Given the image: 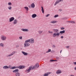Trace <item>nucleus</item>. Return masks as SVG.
<instances>
[{
	"mask_svg": "<svg viewBox=\"0 0 76 76\" xmlns=\"http://www.w3.org/2000/svg\"><path fill=\"white\" fill-rule=\"evenodd\" d=\"M37 68H38V67H39V64L38 63H37L35 65V66L33 67H32V66H30L29 69L28 70H26V72L27 71L29 73V72H30V71H31V70H34V69H35L36 68H37Z\"/></svg>",
	"mask_w": 76,
	"mask_h": 76,
	"instance_id": "obj_1",
	"label": "nucleus"
},
{
	"mask_svg": "<svg viewBox=\"0 0 76 76\" xmlns=\"http://www.w3.org/2000/svg\"><path fill=\"white\" fill-rule=\"evenodd\" d=\"M1 39L2 41H6V38H7V37H6V36L4 35L1 36Z\"/></svg>",
	"mask_w": 76,
	"mask_h": 76,
	"instance_id": "obj_2",
	"label": "nucleus"
},
{
	"mask_svg": "<svg viewBox=\"0 0 76 76\" xmlns=\"http://www.w3.org/2000/svg\"><path fill=\"white\" fill-rule=\"evenodd\" d=\"M61 1H63V0H57L54 4V6H56V5L58 3H59L61 2Z\"/></svg>",
	"mask_w": 76,
	"mask_h": 76,
	"instance_id": "obj_3",
	"label": "nucleus"
},
{
	"mask_svg": "<svg viewBox=\"0 0 76 76\" xmlns=\"http://www.w3.org/2000/svg\"><path fill=\"white\" fill-rule=\"evenodd\" d=\"M18 68L19 69H23L24 68H25V66L23 65H20V66H17Z\"/></svg>",
	"mask_w": 76,
	"mask_h": 76,
	"instance_id": "obj_4",
	"label": "nucleus"
},
{
	"mask_svg": "<svg viewBox=\"0 0 76 76\" xmlns=\"http://www.w3.org/2000/svg\"><path fill=\"white\" fill-rule=\"evenodd\" d=\"M16 53V52H13L12 53H11L9 55H8L7 56V57H11L12 56H13V54H15Z\"/></svg>",
	"mask_w": 76,
	"mask_h": 76,
	"instance_id": "obj_5",
	"label": "nucleus"
},
{
	"mask_svg": "<svg viewBox=\"0 0 76 76\" xmlns=\"http://www.w3.org/2000/svg\"><path fill=\"white\" fill-rule=\"evenodd\" d=\"M10 68V65H9V66H5L3 67V69H9Z\"/></svg>",
	"mask_w": 76,
	"mask_h": 76,
	"instance_id": "obj_6",
	"label": "nucleus"
},
{
	"mask_svg": "<svg viewBox=\"0 0 76 76\" xmlns=\"http://www.w3.org/2000/svg\"><path fill=\"white\" fill-rule=\"evenodd\" d=\"M30 45V44L28 43H26L24 44V47H29Z\"/></svg>",
	"mask_w": 76,
	"mask_h": 76,
	"instance_id": "obj_7",
	"label": "nucleus"
},
{
	"mask_svg": "<svg viewBox=\"0 0 76 76\" xmlns=\"http://www.w3.org/2000/svg\"><path fill=\"white\" fill-rule=\"evenodd\" d=\"M21 30L22 31H23V32H28V31H29V30L26 28H22Z\"/></svg>",
	"mask_w": 76,
	"mask_h": 76,
	"instance_id": "obj_8",
	"label": "nucleus"
},
{
	"mask_svg": "<svg viewBox=\"0 0 76 76\" xmlns=\"http://www.w3.org/2000/svg\"><path fill=\"white\" fill-rule=\"evenodd\" d=\"M30 43H34V39L31 38L30 39Z\"/></svg>",
	"mask_w": 76,
	"mask_h": 76,
	"instance_id": "obj_9",
	"label": "nucleus"
},
{
	"mask_svg": "<svg viewBox=\"0 0 76 76\" xmlns=\"http://www.w3.org/2000/svg\"><path fill=\"white\" fill-rule=\"evenodd\" d=\"M62 72L61 70L60 69L58 70L56 72V74H60Z\"/></svg>",
	"mask_w": 76,
	"mask_h": 76,
	"instance_id": "obj_10",
	"label": "nucleus"
},
{
	"mask_svg": "<svg viewBox=\"0 0 76 76\" xmlns=\"http://www.w3.org/2000/svg\"><path fill=\"white\" fill-rule=\"evenodd\" d=\"M14 20H15V18L13 17H12L10 18L9 21L10 22H12Z\"/></svg>",
	"mask_w": 76,
	"mask_h": 76,
	"instance_id": "obj_11",
	"label": "nucleus"
},
{
	"mask_svg": "<svg viewBox=\"0 0 76 76\" xmlns=\"http://www.w3.org/2000/svg\"><path fill=\"white\" fill-rule=\"evenodd\" d=\"M19 72V69H16L15 70L12 71V72L13 73H17Z\"/></svg>",
	"mask_w": 76,
	"mask_h": 76,
	"instance_id": "obj_12",
	"label": "nucleus"
},
{
	"mask_svg": "<svg viewBox=\"0 0 76 76\" xmlns=\"http://www.w3.org/2000/svg\"><path fill=\"white\" fill-rule=\"evenodd\" d=\"M37 16V14H34L31 15V17L32 18H36Z\"/></svg>",
	"mask_w": 76,
	"mask_h": 76,
	"instance_id": "obj_13",
	"label": "nucleus"
},
{
	"mask_svg": "<svg viewBox=\"0 0 76 76\" xmlns=\"http://www.w3.org/2000/svg\"><path fill=\"white\" fill-rule=\"evenodd\" d=\"M53 31L54 32V33H57L58 32V30L57 29H53Z\"/></svg>",
	"mask_w": 76,
	"mask_h": 76,
	"instance_id": "obj_14",
	"label": "nucleus"
},
{
	"mask_svg": "<svg viewBox=\"0 0 76 76\" xmlns=\"http://www.w3.org/2000/svg\"><path fill=\"white\" fill-rule=\"evenodd\" d=\"M21 52L22 53V54L24 55V56H27L28 54V53L22 51Z\"/></svg>",
	"mask_w": 76,
	"mask_h": 76,
	"instance_id": "obj_15",
	"label": "nucleus"
},
{
	"mask_svg": "<svg viewBox=\"0 0 76 76\" xmlns=\"http://www.w3.org/2000/svg\"><path fill=\"white\" fill-rule=\"evenodd\" d=\"M17 23H18V20L15 19L14 20L13 23L14 25H15V24H16Z\"/></svg>",
	"mask_w": 76,
	"mask_h": 76,
	"instance_id": "obj_16",
	"label": "nucleus"
},
{
	"mask_svg": "<svg viewBox=\"0 0 76 76\" xmlns=\"http://www.w3.org/2000/svg\"><path fill=\"white\" fill-rule=\"evenodd\" d=\"M65 33V30H63L62 31H61L59 32V34H64Z\"/></svg>",
	"mask_w": 76,
	"mask_h": 76,
	"instance_id": "obj_17",
	"label": "nucleus"
},
{
	"mask_svg": "<svg viewBox=\"0 0 76 76\" xmlns=\"http://www.w3.org/2000/svg\"><path fill=\"white\" fill-rule=\"evenodd\" d=\"M31 7L32 8H34L35 7V4L34 3H32L31 4Z\"/></svg>",
	"mask_w": 76,
	"mask_h": 76,
	"instance_id": "obj_18",
	"label": "nucleus"
},
{
	"mask_svg": "<svg viewBox=\"0 0 76 76\" xmlns=\"http://www.w3.org/2000/svg\"><path fill=\"white\" fill-rule=\"evenodd\" d=\"M4 45L3 43H1L0 44V47H3Z\"/></svg>",
	"mask_w": 76,
	"mask_h": 76,
	"instance_id": "obj_19",
	"label": "nucleus"
},
{
	"mask_svg": "<svg viewBox=\"0 0 76 76\" xmlns=\"http://www.w3.org/2000/svg\"><path fill=\"white\" fill-rule=\"evenodd\" d=\"M56 36H57L56 35V33H54L52 35L53 37H56Z\"/></svg>",
	"mask_w": 76,
	"mask_h": 76,
	"instance_id": "obj_20",
	"label": "nucleus"
},
{
	"mask_svg": "<svg viewBox=\"0 0 76 76\" xmlns=\"http://www.w3.org/2000/svg\"><path fill=\"white\" fill-rule=\"evenodd\" d=\"M18 68V66H13L10 68V69H14Z\"/></svg>",
	"mask_w": 76,
	"mask_h": 76,
	"instance_id": "obj_21",
	"label": "nucleus"
},
{
	"mask_svg": "<svg viewBox=\"0 0 76 76\" xmlns=\"http://www.w3.org/2000/svg\"><path fill=\"white\" fill-rule=\"evenodd\" d=\"M42 8V13H44V8H43V7H41Z\"/></svg>",
	"mask_w": 76,
	"mask_h": 76,
	"instance_id": "obj_22",
	"label": "nucleus"
},
{
	"mask_svg": "<svg viewBox=\"0 0 76 76\" xmlns=\"http://www.w3.org/2000/svg\"><path fill=\"white\" fill-rule=\"evenodd\" d=\"M15 75L16 76H20V73H19V72L16 73Z\"/></svg>",
	"mask_w": 76,
	"mask_h": 76,
	"instance_id": "obj_23",
	"label": "nucleus"
},
{
	"mask_svg": "<svg viewBox=\"0 0 76 76\" xmlns=\"http://www.w3.org/2000/svg\"><path fill=\"white\" fill-rule=\"evenodd\" d=\"M57 22V21H52L50 22V23H56Z\"/></svg>",
	"mask_w": 76,
	"mask_h": 76,
	"instance_id": "obj_24",
	"label": "nucleus"
},
{
	"mask_svg": "<svg viewBox=\"0 0 76 76\" xmlns=\"http://www.w3.org/2000/svg\"><path fill=\"white\" fill-rule=\"evenodd\" d=\"M25 9H26V10L27 11H28V10H29V8H28V7H24Z\"/></svg>",
	"mask_w": 76,
	"mask_h": 76,
	"instance_id": "obj_25",
	"label": "nucleus"
},
{
	"mask_svg": "<svg viewBox=\"0 0 76 76\" xmlns=\"http://www.w3.org/2000/svg\"><path fill=\"white\" fill-rule=\"evenodd\" d=\"M43 32V31H38V32L39 34H42V33Z\"/></svg>",
	"mask_w": 76,
	"mask_h": 76,
	"instance_id": "obj_26",
	"label": "nucleus"
},
{
	"mask_svg": "<svg viewBox=\"0 0 76 76\" xmlns=\"http://www.w3.org/2000/svg\"><path fill=\"white\" fill-rule=\"evenodd\" d=\"M25 42H30V39H29L28 40H26L25 41Z\"/></svg>",
	"mask_w": 76,
	"mask_h": 76,
	"instance_id": "obj_27",
	"label": "nucleus"
},
{
	"mask_svg": "<svg viewBox=\"0 0 76 76\" xmlns=\"http://www.w3.org/2000/svg\"><path fill=\"white\" fill-rule=\"evenodd\" d=\"M60 33H58V32L57 33H56V35L57 37H58V36H59V35H60Z\"/></svg>",
	"mask_w": 76,
	"mask_h": 76,
	"instance_id": "obj_28",
	"label": "nucleus"
},
{
	"mask_svg": "<svg viewBox=\"0 0 76 76\" xmlns=\"http://www.w3.org/2000/svg\"><path fill=\"white\" fill-rule=\"evenodd\" d=\"M51 51V49H49L46 52V53H50Z\"/></svg>",
	"mask_w": 76,
	"mask_h": 76,
	"instance_id": "obj_29",
	"label": "nucleus"
},
{
	"mask_svg": "<svg viewBox=\"0 0 76 76\" xmlns=\"http://www.w3.org/2000/svg\"><path fill=\"white\" fill-rule=\"evenodd\" d=\"M43 76H48L47 73H45L43 75Z\"/></svg>",
	"mask_w": 76,
	"mask_h": 76,
	"instance_id": "obj_30",
	"label": "nucleus"
},
{
	"mask_svg": "<svg viewBox=\"0 0 76 76\" xmlns=\"http://www.w3.org/2000/svg\"><path fill=\"white\" fill-rule=\"evenodd\" d=\"M12 7L10 6L9 7H8V9H9V10H11L12 9Z\"/></svg>",
	"mask_w": 76,
	"mask_h": 76,
	"instance_id": "obj_31",
	"label": "nucleus"
},
{
	"mask_svg": "<svg viewBox=\"0 0 76 76\" xmlns=\"http://www.w3.org/2000/svg\"><path fill=\"white\" fill-rule=\"evenodd\" d=\"M57 17H58V15H55L54 16V18H57Z\"/></svg>",
	"mask_w": 76,
	"mask_h": 76,
	"instance_id": "obj_32",
	"label": "nucleus"
},
{
	"mask_svg": "<svg viewBox=\"0 0 76 76\" xmlns=\"http://www.w3.org/2000/svg\"><path fill=\"white\" fill-rule=\"evenodd\" d=\"M62 20H66V19H67V18L65 17V18H62Z\"/></svg>",
	"mask_w": 76,
	"mask_h": 76,
	"instance_id": "obj_33",
	"label": "nucleus"
},
{
	"mask_svg": "<svg viewBox=\"0 0 76 76\" xmlns=\"http://www.w3.org/2000/svg\"><path fill=\"white\" fill-rule=\"evenodd\" d=\"M8 5H9V6H11L12 5V3L11 2L8 3Z\"/></svg>",
	"mask_w": 76,
	"mask_h": 76,
	"instance_id": "obj_34",
	"label": "nucleus"
},
{
	"mask_svg": "<svg viewBox=\"0 0 76 76\" xmlns=\"http://www.w3.org/2000/svg\"><path fill=\"white\" fill-rule=\"evenodd\" d=\"M70 23H73V24L75 23V21H71Z\"/></svg>",
	"mask_w": 76,
	"mask_h": 76,
	"instance_id": "obj_35",
	"label": "nucleus"
},
{
	"mask_svg": "<svg viewBox=\"0 0 76 76\" xmlns=\"http://www.w3.org/2000/svg\"><path fill=\"white\" fill-rule=\"evenodd\" d=\"M48 32L49 34H52L53 33V31H48Z\"/></svg>",
	"mask_w": 76,
	"mask_h": 76,
	"instance_id": "obj_36",
	"label": "nucleus"
},
{
	"mask_svg": "<svg viewBox=\"0 0 76 76\" xmlns=\"http://www.w3.org/2000/svg\"><path fill=\"white\" fill-rule=\"evenodd\" d=\"M61 30H64V27H61Z\"/></svg>",
	"mask_w": 76,
	"mask_h": 76,
	"instance_id": "obj_37",
	"label": "nucleus"
},
{
	"mask_svg": "<svg viewBox=\"0 0 76 76\" xmlns=\"http://www.w3.org/2000/svg\"><path fill=\"white\" fill-rule=\"evenodd\" d=\"M47 74H48V75H50V74H51V72H47Z\"/></svg>",
	"mask_w": 76,
	"mask_h": 76,
	"instance_id": "obj_38",
	"label": "nucleus"
},
{
	"mask_svg": "<svg viewBox=\"0 0 76 76\" xmlns=\"http://www.w3.org/2000/svg\"><path fill=\"white\" fill-rule=\"evenodd\" d=\"M54 61L53 59H51V60H50V62H52L53 61Z\"/></svg>",
	"mask_w": 76,
	"mask_h": 76,
	"instance_id": "obj_39",
	"label": "nucleus"
},
{
	"mask_svg": "<svg viewBox=\"0 0 76 76\" xmlns=\"http://www.w3.org/2000/svg\"><path fill=\"white\" fill-rule=\"evenodd\" d=\"M50 16V14H48L47 15H46L45 16H46V17H48V16Z\"/></svg>",
	"mask_w": 76,
	"mask_h": 76,
	"instance_id": "obj_40",
	"label": "nucleus"
},
{
	"mask_svg": "<svg viewBox=\"0 0 76 76\" xmlns=\"http://www.w3.org/2000/svg\"><path fill=\"white\" fill-rule=\"evenodd\" d=\"M56 58L57 60H59V59H60V58L58 57H56Z\"/></svg>",
	"mask_w": 76,
	"mask_h": 76,
	"instance_id": "obj_41",
	"label": "nucleus"
},
{
	"mask_svg": "<svg viewBox=\"0 0 76 76\" xmlns=\"http://www.w3.org/2000/svg\"><path fill=\"white\" fill-rule=\"evenodd\" d=\"M19 38L20 39H22V36H20L19 37Z\"/></svg>",
	"mask_w": 76,
	"mask_h": 76,
	"instance_id": "obj_42",
	"label": "nucleus"
},
{
	"mask_svg": "<svg viewBox=\"0 0 76 76\" xmlns=\"http://www.w3.org/2000/svg\"><path fill=\"white\" fill-rule=\"evenodd\" d=\"M66 48H70V46H66Z\"/></svg>",
	"mask_w": 76,
	"mask_h": 76,
	"instance_id": "obj_43",
	"label": "nucleus"
},
{
	"mask_svg": "<svg viewBox=\"0 0 76 76\" xmlns=\"http://www.w3.org/2000/svg\"><path fill=\"white\" fill-rule=\"evenodd\" d=\"M28 7L30 9L31 8H32V7H31V5H29L28 6Z\"/></svg>",
	"mask_w": 76,
	"mask_h": 76,
	"instance_id": "obj_44",
	"label": "nucleus"
},
{
	"mask_svg": "<svg viewBox=\"0 0 76 76\" xmlns=\"http://www.w3.org/2000/svg\"><path fill=\"white\" fill-rule=\"evenodd\" d=\"M58 11L59 12H61L62 11V10L61 9H60L58 10Z\"/></svg>",
	"mask_w": 76,
	"mask_h": 76,
	"instance_id": "obj_45",
	"label": "nucleus"
},
{
	"mask_svg": "<svg viewBox=\"0 0 76 76\" xmlns=\"http://www.w3.org/2000/svg\"><path fill=\"white\" fill-rule=\"evenodd\" d=\"M73 64H74V65H76V62H74Z\"/></svg>",
	"mask_w": 76,
	"mask_h": 76,
	"instance_id": "obj_46",
	"label": "nucleus"
},
{
	"mask_svg": "<svg viewBox=\"0 0 76 76\" xmlns=\"http://www.w3.org/2000/svg\"><path fill=\"white\" fill-rule=\"evenodd\" d=\"M53 48H55L56 47V46L55 45H54L53 46Z\"/></svg>",
	"mask_w": 76,
	"mask_h": 76,
	"instance_id": "obj_47",
	"label": "nucleus"
},
{
	"mask_svg": "<svg viewBox=\"0 0 76 76\" xmlns=\"http://www.w3.org/2000/svg\"><path fill=\"white\" fill-rule=\"evenodd\" d=\"M71 21H66V22H69V23H70Z\"/></svg>",
	"mask_w": 76,
	"mask_h": 76,
	"instance_id": "obj_48",
	"label": "nucleus"
},
{
	"mask_svg": "<svg viewBox=\"0 0 76 76\" xmlns=\"http://www.w3.org/2000/svg\"><path fill=\"white\" fill-rule=\"evenodd\" d=\"M63 38H64V37L63 36H62L61 37V38L63 39Z\"/></svg>",
	"mask_w": 76,
	"mask_h": 76,
	"instance_id": "obj_49",
	"label": "nucleus"
},
{
	"mask_svg": "<svg viewBox=\"0 0 76 76\" xmlns=\"http://www.w3.org/2000/svg\"><path fill=\"white\" fill-rule=\"evenodd\" d=\"M16 48H18V47H19V45H16Z\"/></svg>",
	"mask_w": 76,
	"mask_h": 76,
	"instance_id": "obj_50",
	"label": "nucleus"
},
{
	"mask_svg": "<svg viewBox=\"0 0 76 76\" xmlns=\"http://www.w3.org/2000/svg\"><path fill=\"white\" fill-rule=\"evenodd\" d=\"M61 52H62V50H61L60 51V54H61Z\"/></svg>",
	"mask_w": 76,
	"mask_h": 76,
	"instance_id": "obj_51",
	"label": "nucleus"
},
{
	"mask_svg": "<svg viewBox=\"0 0 76 76\" xmlns=\"http://www.w3.org/2000/svg\"><path fill=\"white\" fill-rule=\"evenodd\" d=\"M57 61V60H54V61Z\"/></svg>",
	"mask_w": 76,
	"mask_h": 76,
	"instance_id": "obj_52",
	"label": "nucleus"
},
{
	"mask_svg": "<svg viewBox=\"0 0 76 76\" xmlns=\"http://www.w3.org/2000/svg\"><path fill=\"white\" fill-rule=\"evenodd\" d=\"M74 69H75V70H76V67Z\"/></svg>",
	"mask_w": 76,
	"mask_h": 76,
	"instance_id": "obj_53",
	"label": "nucleus"
},
{
	"mask_svg": "<svg viewBox=\"0 0 76 76\" xmlns=\"http://www.w3.org/2000/svg\"><path fill=\"white\" fill-rule=\"evenodd\" d=\"M44 54H45V53H44Z\"/></svg>",
	"mask_w": 76,
	"mask_h": 76,
	"instance_id": "obj_54",
	"label": "nucleus"
},
{
	"mask_svg": "<svg viewBox=\"0 0 76 76\" xmlns=\"http://www.w3.org/2000/svg\"><path fill=\"white\" fill-rule=\"evenodd\" d=\"M60 56V57H61V56Z\"/></svg>",
	"mask_w": 76,
	"mask_h": 76,
	"instance_id": "obj_55",
	"label": "nucleus"
},
{
	"mask_svg": "<svg viewBox=\"0 0 76 76\" xmlns=\"http://www.w3.org/2000/svg\"><path fill=\"white\" fill-rule=\"evenodd\" d=\"M27 13H28V12H27Z\"/></svg>",
	"mask_w": 76,
	"mask_h": 76,
	"instance_id": "obj_56",
	"label": "nucleus"
}]
</instances>
